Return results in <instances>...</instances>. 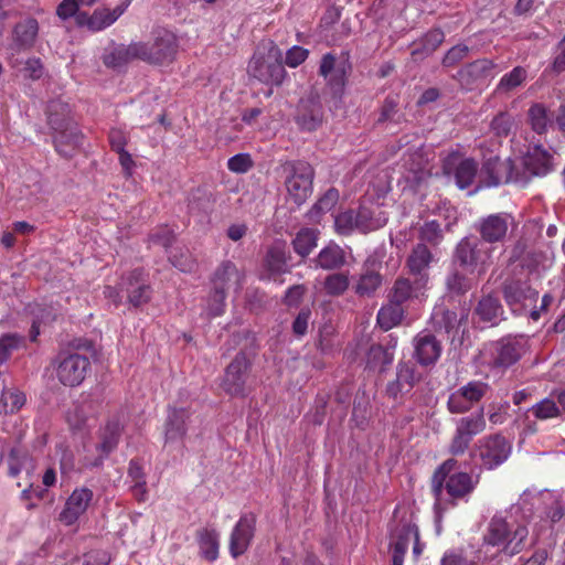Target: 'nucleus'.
Listing matches in <instances>:
<instances>
[{"label": "nucleus", "mask_w": 565, "mask_h": 565, "mask_svg": "<svg viewBox=\"0 0 565 565\" xmlns=\"http://www.w3.org/2000/svg\"><path fill=\"white\" fill-rule=\"evenodd\" d=\"M231 341L235 347H239V352L227 365L222 386L224 391L232 396H243L245 394L248 372L252 366L249 355L255 353L256 338L249 330L243 329L233 333Z\"/></svg>", "instance_id": "f257e3e1"}, {"label": "nucleus", "mask_w": 565, "mask_h": 565, "mask_svg": "<svg viewBox=\"0 0 565 565\" xmlns=\"http://www.w3.org/2000/svg\"><path fill=\"white\" fill-rule=\"evenodd\" d=\"M248 73L266 85H281L286 71L282 64V52L277 44L273 41L263 43L248 64Z\"/></svg>", "instance_id": "f03ea898"}, {"label": "nucleus", "mask_w": 565, "mask_h": 565, "mask_svg": "<svg viewBox=\"0 0 565 565\" xmlns=\"http://www.w3.org/2000/svg\"><path fill=\"white\" fill-rule=\"evenodd\" d=\"M285 186L289 199L298 206L303 204L312 193L313 168L306 161H286L281 164Z\"/></svg>", "instance_id": "7ed1b4c3"}, {"label": "nucleus", "mask_w": 565, "mask_h": 565, "mask_svg": "<svg viewBox=\"0 0 565 565\" xmlns=\"http://www.w3.org/2000/svg\"><path fill=\"white\" fill-rule=\"evenodd\" d=\"M491 250L476 237H463L456 246L452 255V266L468 270L470 275L477 269L479 275L490 266Z\"/></svg>", "instance_id": "20e7f679"}, {"label": "nucleus", "mask_w": 565, "mask_h": 565, "mask_svg": "<svg viewBox=\"0 0 565 565\" xmlns=\"http://www.w3.org/2000/svg\"><path fill=\"white\" fill-rule=\"evenodd\" d=\"M529 177L514 174V164L510 159H500L498 156L490 157L484 160L479 173V185L481 186H497L502 183H519L526 184Z\"/></svg>", "instance_id": "39448f33"}, {"label": "nucleus", "mask_w": 565, "mask_h": 565, "mask_svg": "<svg viewBox=\"0 0 565 565\" xmlns=\"http://www.w3.org/2000/svg\"><path fill=\"white\" fill-rule=\"evenodd\" d=\"M89 367L90 362L87 356L71 353L58 355L52 361L46 372L52 369V372L56 374L60 383L65 386L74 387L78 386L85 380Z\"/></svg>", "instance_id": "423d86ee"}, {"label": "nucleus", "mask_w": 565, "mask_h": 565, "mask_svg": "<svg viewBox=\"0 0 565 565\" xmlns=\"http://www.w3.org/2000/svg\"><path fill=\"white\" fill-rule=\"evenodd\" d=\"M502 294L505 302L514 312L531 309V318L533 320L540 318V311L535 307L539 292L531 287L527 280H505L502 285Z\"/></svg>", "instance_id": "0eeeda50"}, {"label": "nucleus", "mask_w": 565, "mask_h": 565, "mask_svg": "<svg viewBox=\"0 0 565 565\" xmlns=\"http://www.w3.org/2000/svg\"><path fill=\"white\" fill-rule=\"evenodd\" d=\"M486 429L483 409L478 413L461 417L456 423V430L448 447L452 456L463 455L470 447L475 436Z\"/></svg>", "instance_id": "6e6552de"}, {"label": "nucleus", "mask_w": 565, "mask_h": 565, "mask_svg": "<svg viewBox=\"0 0 565 565\" xmlns=\"http://www.w3.org/2000/svg\"><path fill=\"white\" fill-rule=\"evenodd\" d=\"M8 468L9 476L11 477H19L22 472L24 473V477L17 482V486L19 488H23L21 499L28 502L26 508L29 510L33 509V503L30 502L34 493L33 470L35 468V462L33 458L20 449L13 448L8 457Z\"/></svg>", "instance_id": "1a4fd4ad"}, {"label": "nucleus", "mask_w": 565, "mask_h": 565, "mask_svg": "<svg viewBox=\"0 0 565 565\" xmlns=\"http://www.w3.org/2000/svg\"><path fill=\"white\" fill-rule=\"evenodd\" d=\"M512 452V444L501 434L482 437L478 441L477 456L482 467L492 470L504 463Z\"/></svg>", "instance_id": "9d476101"}, {"label": "nucleus", "mask_w": 565, "mask_h": 565, "mask_svg": "<svg viewBox=\"0 0 565 565\" xmlns=\"http://www.w3.org/2000/svg\"><path fill=\"white\" fill-rule=\"evenodd\" d=\"M140 60L154 65H166L173 62L178 52V40L168 31L158 33L151 43H142Z\"/></svg>", "instance_id": "9b49d317"}, {"label": "nucleus", "mask_w": 565, "mask_h": 565, "mask_svg": "<svg viewBox=\"0 0 565 565\" xmlns=\"http://www.w3.org/2000/svg\"><path fill=\"white\" fill-rule=\"evenodd\" d=\"M35 43V21L26 19L18 23L12 33L11 51L15 63H24L23 71L25 76L33 78L35 68L32 66V60L28 57L25 61L20 58L21 53L31 52Z\"/></svg>", "instance_id": "f8f14e48"}, {"label": "nucleus", "mask_w": 565, "mask_h": 565, "mask_svg": "<svg viewBox=\"0 0 565 565\" xmlns=\"http://www.w3.org/2000/svg\"><path fill=\"white\" fill-rule=\"evenodd\" d=\"M490 386L481 381H471L449 395L447 407L451 414L469 412L475 404L480 402Z\"/></svg>", "instance_id": "ddd939ff"}, {"label": "nucleus", "mask_w": 565, "mask_h": 565, "mask_svg": "<svg viewBox=\"0 0 565 565\" xmlns=\"http://www.w3.org/2000/svg\"><path fill=\"white\" fill-rule=\"evenodd\" d=\"M490 364L493 367L507 369L516 363L525 352V341L521 338L507 337L489 345Z\"/></svg>", "instance_id": "4468645a"}, {"label": "nucleus", "mask_w": 565, "mask_h": 565, "mask_svg": "<svg viewBox=\"0 0 565 565\" xmlns=\"http://www.w3.org/2000/svg\"><path fill=\"white\" fill-rule=\"evenodd\" d=\"M295 120L305 131H315L321 126L323 107L317 93L310 92L299 100Z\"/></svg>", "instance_id": "2eb2a0df"}, {"label": "nucleus", "mask_w": 565, "mask_h": 565, "mask_svg": "<svg viewBox=\"0 0 565 565\" xmlns=\"http://www.w3.org/2000/svg\"><path fill=\"white\" fill-rule=\"evenodd\" d=\"M51 136L56 152L66 159L78 153L84 141V135L76 122L52 129Z\"/></svg>", "instance_id": "dca6fc26"}, {"label": "nucleus", "mask_w": 565, "mask_h": 565, "mask_svg": "<svg viewBox=\"0 0 565 565\" xmlns=\"http://www.w3.org/2000/svg\"><path fill=\"white\" fill-rule=\"evenodd\" d=\"M256 530V515L243 514L230 535L228 550L233 558L243 555L249 547Z\"/></svg>", "instance_id": "f3484780"}, {"label": "nucleus", "mask_w": 565, "mask_h": 565, "mask_svg": "<svg viewBox=\"0 0 565 565\" xmlns=\"http://www.w3.org/2000/svg\"><path fill=\"white\" fill-rule=\"evenodd\" d=\"M381 263L369 257L362 266L361 273L353 286L354 294L360 298H372L382 287L383 275L380 273Z\"/></svg>", "instance_id": "a211bd4d"}, {"label": "nucleus", "mask_w": 565, "mask_h": 565, "mask_svg": "<svg viewBox=\"0 0 565 565\" xmlns=\"http://www.w3.org/2000/svg\"><path fill=\"white\" fill-rule=\"evenodd\" d=\"M418 527L408 520H401L391 530L392 565H403L404 555L411 542L418 539Z\"/></svg>", "instance_id": "6ab92c4d"}, {"label": "nucleus", "mask_w": 565, "mask_h": 565, "mask_svg": "<svg viewBox=\"0 0 565 565\" xmlns=\"http://www.w3.org/2000/svg\"><path fill=\"white\" fill-rule=\"evenodd\" d=\"M513 217L508 213L490 214L479 220L476 231L486 243L493 244L503 242Z\"/></svg>", "instance_id": "aec40b11"}, {"label": "nucleus", "mask_w": 565, "mask_h": 565, "mask_svg": "<svg viewBox=\"0 0 565 565\" xmlns=\"http://www.w3.org/2000/svg\"><path fill=\"white\" fill-rule=\"evenodd\" d=\"M420 374L412 361H401L396 366V377L386 385V394L397 399L409 393L415 384L419 382Z\"/></svg>", "instance_id": "412c9836"}, {"label": "nucleus", "mask_w": 565, "mask_h": 565, "mask_svg": "<svg viewBox=\"0 0 565 565\" xmlns=\"http://www.w3.org/2000/svg\"><path fill=\"white\" fill-rule=\"evenodd\" d=\"M477 481L467 472H456L448 477L444 482V500L438 503L448 502L456 504L458 500L467 501L473 492Z\"/></svg>", "instance_id": "4be33fe9"}, {"label": "nucleus", "mask_w": 565, "mask_h": 565, "mask_svg": "<svg viewBox=\"0 0 565 565\" xmlns=\"http://www.w3.org/2000/svg\"><path fill=\"white\" fill-rule=\"evenodd\" d=\"M414 358L422 366L434 365L441 354V343L429 332H422L414 338Z\"/></svg>", "instance_id": "5701e85b"}, {"label": "nucleus", "mask_w": 565, "mask_h": 565, "mask_svg": "<svg viewBox=\"0 0 565 565\" xmlns=\"http://www.w3.org/2000/svg\"><path fill=\"white\" fill-rule=\"evenodd\" d=\"M404 167L406 169L405 180L412 185H419L430 177L429 160L422 148L407 153Z\"/></svg>", "instance_id": "b1692460"}, {"label": "nucleus", "mask_w": 565, "mask_h": 565, "mask_svg": "<svg viewBox=\"0 0 565 565\" xmlns=\"http://www.w3.org/2000/svg\"><path fill=\"white\" fill-rule=\"evenodd\" d=\"M126 10L125 6H117L115 9H96L93 14L78 12L76 22L81 26H87L92 31H100L111 25Z\"/></svg>", "instance_id": "393cba45"}, {"label": "nucleus", "mask_w": 565, "mask_h": 565, "mask_svg": "<svg viewBox=\"0 0 565 565\" xmlns=\"http://www.w3.org/2000/svg\"><path fill=\"white\" fill-rule=\"evenodd\" d=\"M142 269H134L122 282L127 291L128 301L134 307L146 305L151 298L150 285L142 279Z\"/></svg>", "instance_id": "a878e982"}, {"label": "nucleus", "mask_w": 565, "mask_h": 565, "mask_svg": "<svg viewBox=\"0 0 565 565\" xmlns=\"http://www.w3.org/2000/svg\"><path fill=\"white\" fill-rule=\"evenodd\" d=\"M244 274L238 270L231 260H224L215 270L212 285L213 289L227 292L231 288L238 290L242 288Z\"/></svg>", "instance_id": "bb28decb"}, {"label": "nucleus", "mask_w": 565, "mask_h": 565, "mask_svg": "<svg viewBox=\"0 0 565 565\" xmlns=\"http://www.w3.org/2000/svg\"><path fill=\"white\" fill-rule=\"evenodd\" d=\"M553 157L542 146L529 148L523 158V167L529 177H541L547 174L553 168Z\"/></svg>", "instance_id": "cd10ccee"}, {"label": "nucleus", "mask_w": 565, "mask_h": 565, "mask_svg": "<svg viewBox=\"0 0 565 565\" xmlns=\"http://www.w3.org/2000/svg\"><path fill=\"white\" fill-rule=\"evenodd\" d=\"M290 255L282 242L273 244L264 257V269L268 279L289 271L288 260Z\"/></svg>", "instance_id": "c85d7f7f"}, {"label": "nucleus", "mask_w": 565, "mask_h": 565, "mask_svg": "<svg viewBox=\"0 0 565 565\" xmlns=\"http://www.w3.org/2000/svg\"><path fill=\"white\" fill-rule=\"evenodd\" d=\"M92 499L93 492L88 488L76 489L66 501L60 515L61 521L67 525L73 524L87 510Z\"/></svg>", "instance_id": "c756f323"}, {"label": "nucleus", "mask_w": 565, "mask_h": 565, "mask_svg": "<svg viewBox=\"0 0 565 565\" xmlns=\"http://www.w3.org/2000/svg\"><path fill=\"white\" fill-rule=\"evenodd\" d=\"M467 313H462L459 317L456 311L445 307H437L431 315V323L436 331H444L454 341L459 333L461 323L467 320Z\"/></svg>", "instance_id": "7c9ffc66"}, {"label": "nucleus", "mask_w": 565, "mask_h": 565, "mask_svg": "<svg viewBox=\"0 0 565 565\" xmlns=\"http://www.w3.org/2000/svg\"><path fill=\"white\" fill-rule=\"evenodd\" d=\"M433 258L431 252L424 244H417L407 257L408 270L413 276L417 277L416 282L418 285L426 284L428 279L427 270Z\"/></svg>", "instance_id": "2f4dec72"}, {"label": "nucleus", "mask_w": 565, "mask_h": 565, "mask_svg": "<svg viewBox=\"0 0 565 565\" xmlns=\"http://www.w3.org/2000/svg\"><path fill=\"white\" fill-rule=\"evenodd\" d=\"M140 50L141 42L114 45L106 51L103 62L108 67L118 68L136 58L140 60Z\"/></svg>", "instance_id": "473e14b6"}, {"label": "nucleus", "mask_w": 565, "mask_h": 565, "mask_svg": "<svg viewBox=\"0 0 565 565\" xmlns=\"http://www.w3.org/2000/svg\"><path fill=\"white\" fill-rule=\"evenodd\" d=\"M445 34L439 29L428 31L422 39L412 44L411 56L419 62L431 55L444 42Z\"/></svg>", "instance_id": "72a5a7b5"}, {"label": "nucleus", "mask_w": 565, "mask_h": 565, "mask_svg": "<svg viewBox=\"0 0 565 565\" xmlns=\"http://www.w3.org/2000/svg\"><path fill=\"white\" fill-rule=\"evenodd\" d=\"M188 418L189 413L184 408H173L169 412L164 428L166 444L178 443L183 439L186 434Z\"/></svg>", "instance_id": "f704fd0d"}, {"label": "nucleus", "mask_w": 565, "mask_h": 565, "mask_svg": "<svg viewBox=\"0 0 565 565\" xmlns=\"http://www.w3.org/2000/svg\"><path fill=\"white\" fill-rule=\"evenodd\" d=\"M493 67L494 64L491 60H477L459 70L457 73V79L461 83V85L469 86L480 79L486 78Z\"/></svg>", "instance_id": "c9c22d12"}, {"label": "nucleus", "mask_w": 565, "mask_h": 565, "mask_svg": "<svg viewBox=\"0 0 565 565\" xmlns=\"http://www.w3.org/2000/svg\"><path fill=\"white\" fill-rule=\"evenodd\" d=\"M200 555L209 561L214 562L218 557L220 535L215 529L202 527L196 532Z\"/></svg>", "instance_id": "e433bc0d"}, {"label": "nucleus", "mask_w": 565, "mask_h": 565, "mask_svg": "<svg viewBox=\"0 0 565 565\" xmlns=\"http://www.w3.org/2000/svg\"><path fill=\"white\" fill-rule=\"evenodd\" d=\"M47 125L51 130L76 122L72 116V109L66 102L61 99H52L47 104L46 110Z\"/></svg>", "instance_id": "4c0bfd02"}, {"label": "nucleus", "mask_w": 565, "mask_h": 565, "mask_svg": "<svg viewBox=\"0 0 565 565\" xmlns=\"http://www.w3.org/2000/svg\"><path fill=\"white\" fill-rule=\"evenodd\" d=\"M315 262L317 267L324 270L339 269L347 263V255L339 245L329 244L320 250Z\"/></svg>", "instance_id": "58836bf2"}, {"label": "nucleus", "mask_w": 565, "mask_h": 565, "mask_svg": "<svg viewBox=\"0 0 565 565\" xmlns=\"http://www.w3.org/2000/svg\"><path fill=\"white\" fill-rule=\"evenodd\" d=\"M424 284H417L413 286L411 280L405 277H398L387 294V299L404 306L407 301L417 297V291Z\"/></svg>", "instance_id": "ea45409f"}, {"label": "nucleus", "mask_w": 565, "mask_h": 565, "mask_svg": "<svg viewBox=\"0 0 565 565\" xmlns=\"http://www.w3.org/2000/svg\"><path fill=\"white\" fill-rule=\"evenodd\" d=\"M446 289L450 295L462 296L471 290L476 282L475 279L460 270V267L454 266L446 277Z\"/></svg>", "instance_id": "a19ab883"}, {"label": "nucleus", "mask_w": 565, "mask_h": 565, "mask_svg": "<svg viewBox=\"0 0 565 565\" xmlns=\"http://www.w3.org/2000/svg\"><path fill=\"white\" fill-rule=\"evenodd\" d=\"M404 315V306L388 300L377 312V323L383 330L387 331L399 324Z\"/></svg>", "instance_id": "79ce46f5"}, {"label": "nucleus", "mask_w": 565, "mask_h": 565, "mask_svg": "<svg viewBox=\"0 0 565 565\" xmlns=\"http://www.w3.org/2000/svg\"><path fill=\"white\" fill-rule=\"evenodd\" d=\"M475 311L482 321L495 324L503 313V308L497 297L487 295L479 300Z\"/></svg>", "instance_id": "37998d69"}, {"label": "nucleus", "mask_w": 565, "mask_h": 565, "mask_svg": "<svg viewBox=\"0 0 565 565\" xmlns=\"http://www.w3.org/2000/svg\"><path fill=\"white\" fill-rule=\"evenodd\" d=\"M510 535L511 530L507 521L501 516H493L484 535V542L492 546L505 545L509 542Z\"/></svg>", "instance_id": "c03bdc74"}, {"label": "nucleus", "mask_w": 565, "mask_h": 565, "mask_svg": "<svg viewBox=\"0 0 565 565\" xmlns=\"http://www.w3.org/2000/svg\"><path fill=\"white\" fill-rule=\"evenodd\" d=\"M527 118L532 130L540 135L545 134L552 124L548 108L541 103L533 104L529 108Z\"/></svg>", "instance_id": "a18cd8bd"}, {"label": "nucleus", "mask_w": 565, "mask_h": 565, "mask_svg": "<svg viewBox=\"0 0 565 565\" xmlns=\"http://www.w3.org/2000/svg\"><path fill=\"white\" fill-rule=\"evenodd\" d=\"M455 459H447L434 472L431 477V492L436 501L444 500V482L450 476V471L456 467Z\"/></svg>", "instance_id": "49530a36"}, {"label": "nucleus", "mask_w": 565, "mask_h": 565, "mask_svg": "<svg viewBox=\"0 0 565 565\" xmlns=\"http://www.w3.org/2000/svg\"><path fill=\"white\" fill-rule=\"evenodd\" d=\"M478 172V163L473 159H463L459 162L455 170L456 183L460 189L469 188Z\"/></svg>", "instance_id": "de8ad7c7"}, {"label": "nucleus", "mask_w": 565, "mask_h": 565, "mask_svg": "<svg viewBox=\"0 0 565 565\" xmlns=\"http://www.w3.org/2000/svg\"><path fill=\"white\" fill-rule=\"evenodd\" d=\"M318 233L312 228H301L292 241L295 252L301 257L308 256L317 246Z\"/></svg>", "instance_id": "09e8293b"}, {"label": "nucleus", "mask_w": 565, "mask_h": 565, "mask_svg": "<svg viewBox=\"0 0 565 565\" xmlns=\"http://www.w3.org/2000/svg\"><path fill=\"white\" fill-rule=\"evenodd\" d=\"M527 78V71L522 66H515L510 73L505 74L497 86L499 93H510L521 86Z\"/></svg>", "instance_id": "8fccbe9b"}, {"label": "nucleus", "mask_w": 565, "mask_h": 565, "mask_svg": "<svg viewBox=\"0 0 565 565\" xmlns=\"http://www.w3.org/2000/svg\"><path fill=\"white\" fill-rule=\"evenodd\" d=\"M169 260L183 273H192L196 268V262L186 248H175L169 256Z\"/></svg>", "instance_id": "3c124183"}, {"label": "nucleus", "mask_w": 565, "mask_h": 565, "mask_svg": "<svg viewBox=\"0 0 565 565\" xmlns=\"http://www.w3.org/2000/svg\"><path fill=\"white\" fill-rule=\"evenodd\" d=\"M350 280L343 273L331 274L324 279V290L330 296H341L349 288Z\"/></svg>", "instance_id": "603ef678"}, {"label": "nucleus", "mask_w": 565, "mask_h": 565, "mask_svg": "<svg viewBox=\"0 0 565 565\" xmlns=\"http://www.w3.org/2000/svg\"><path fill=\"white\" fill-rule=\"evenodd\" d=\"M24 343V338L17 333H7L0 337V364L7 362L12 352Z\"/></svg>", "instance_id": "864d4df0"}, {"label": "nucleus", "mask_w": 565, "mask_h": 565, "mask_svg": "<svg viewBox=\"0 0 565 565\" xmlns=\"http://www.w3.org/2000/svg\"><path fill=\"white\" fill-rule=\"evenodd\" d=\"M350 70L351 66L347 61L339 62L338 67L327 78L328 85L331 87L334 94H342Z\"/></svg>", "instance_id": "5fc2aeb1"}, {"label": "nucleus", "mask_w": 565, "mask_h": 565, "mask_svg": "<svg viewBox=\"0 0 565 565\" xmlns=\"http://www.w3.org/2000/svg\"><path fill=\"white\" fill-rule=\"evenodd\" d=\"M515 126L514 118L507 111H501L493 117L490 124L491 131L497 137H508Z\"/></svg>", "instance_id": "6e6d98bb"}, {"label": "nucleus", "mask_w": 565, "mask_h": 565, "mask_svg": "<svg viewBox=\"0 0 565 565\" xmlns=\"http://www.w3.org/2000/svg\"><path fill=\"white\" fill-rule=\"evenodd\" d=\"M24 395L19 392L2 391L0 397V414L14 413L24 404Z\"/></svg>", "instance_id": "4d7b16f0"}, {"label": "nucleus", "mask_w": 565, "mask_h": 565, "mask_svg": "<svg viewBox=\"0 0 565 565\" xmlns=\"http://www.w3.org/2000/svg\"><path fill=\"white\" fill-rule=\"evenodd\" d=\"M531 411L533 412L534 416L539 419L557 417L562 413V409L556 405V403L552 398H545L539 402L531 408Z\"/></svg>", "instance_id": "13d9d810"}, {"label": "nucleus", "mask_w": 565, "mask_h": 565, "mask_svg": "<svg viewBox=\"0 0 565 565\" xmlns=\"http://www.w3.org/2000/svg\"><path fill=\"white\" fill-rule=\"evenodd\" d=\"M393 361V353L381 344L371 345L367 352V363L372 366L388 365Z\"/></svg>", "instance_id": "bf43d9fd"}, {"label": "nucleus", "mask_w": 565, "mask_h": 565, "mask_svg": "<svg viewBox=\"0 0 565 565\" xmlns=\"http://www.w3.org/2000/svg\"><path fill=\"white\" fill-rule=\"evenodd\" d=\"M354 226L361 233H367L380 227V223L373 220L371 212L365 207L355 211Z\"/></svg>", "instance_id": "052dcab7"}, {"label": "nucleus", "mask_w": 565, "mask_h": 565, "mask_svg": "<svg viewBox=\"0 0 565 565\" xmlns=\"http://www.w3.org/2000/svg\"><path fill=\"white\" fill-rule=\"evenodd\" d=\"M354 210H348L338 214L334 218V227L337 233L340 235H350L353 231H355L356 227L354 226Z\"/></svg>", "instance_id": "680f3d73"}, {"label": "nucleus", "mask_w": 565, "mask_h": 565, "mask_svg": "<svg viewBox=\"0 0 565 565\" xmlns=\"http://www.w3.org/2000/svg\"><path fill=\"white\" fill-rule=\"evenodd\" d=\"M120 436V427L118 423H109L105 427L103 434V441L99 445L100 449L105 454H109L118 444Z\"/></svg>", "instance_id": "e2e57ef3"}, {"label": "nucleus", "mask_w": 565, "mask_h": 565, "mask_svg": "<svg viewBox=\"0 0 565 565\" xmlns=\"http://www.w3.org/2000/svg\"><path fill=\"white\" fill-rule=\"evenodd\" d=\"M419 238L431 244H438L443 238V231L437 221L424 223L419 228Z\"/></svg>", "instance_id": "0e129e2a"}, {"label": "nucleus", "mask_w": 565, "mask_h": 565, "mask_svg": "<svg viewBox=\"0 0 565 565\" xmlns=\"http://www.w3.org/2000/svg\"><path fill=\"white\" fill-rule=\"evenodd\" d=\"M470 52L469 46L466 44H457L452 46L448 52L445 54L443 58V66L445 67H452L457 65L459 62L468 57Z\"/></svg>", "instance_id": "69168bd1"}, {"label": "nucleus", "mask_w": 565, "mask_h": 565, "mask_svg": "<svg viewBox=\"0 0 565 565\" xmlns=\"http://www.w3.org/2000/svg\"><path fill=\"white\" fill-rule=\"evenodd\" d=\"M226 292L213 289L207 302V311L212 317H217L224 312Z\"/></svg>", "instance_id": "338daca9"}, {"label": "nucleus", "mask_w": 565, "mask_h": 565, "mask_svg": "<svg viewBox=\"0 0 565 565\" xmlns=\"http://www.w3.org/2000/svg\"><path fill=\"white\" fill-rule=\"evenodd\" d=\"M227 167L236 173H245L253 167V161L247 153H238L228 159Z\"/></svg>", "instance_id": "774afa93"}]
</instances>
